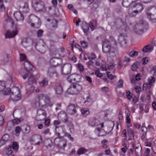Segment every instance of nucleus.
I'll use <instances>...</instances> for the list:
<instances>
[{
	"label": "nucleus",
	"instance_id": "obj_1",
	"mask_svg": "<svg viewBox=\"0 0 156 156\" xmlns=\"http://www.w3.org/2000/svg\"><path fill=\"white\" fill-rule=\"evenodd\" d=\"M32 6L33 9L37 12H44L46 11L45 4L41 0H33Z\"/></svg>",
	"mask_w": 156,
	"mask_h": 156
},
{
	"label": "nucleus",
	"instance_id": "obj_2",
	"mask_svg": "<svg viewBox=\"0 0 156 156\" xmlns=\"http://www.w3.org/2000/svg\"><path fill=\"white\" fill-rule=\"evenodd\" d=\"M148 26L147 22L141 20L136 25L134 28V30L137 34H141L144 30H147Z\"/></svg>",
	"mask_w": 156,
	"mask_h": 156
},
{
	"label": "nucleus",
	"instance_id": "obj_3",
	"mask_svg": "<svg viewBox=\"0 0 156 156\" xmlns=\"http://www.w3.org/2000/svg\"><path fill=\"white\" fill-rule=\"evenodd\" d=\"M82 89V86L77 83H73L70 85V87L67 90V92L72 94H77L81 92Z\"/></svg>",
	"mask_w": 156,
	"mask_h": 156
},
{
	"label": "nucleus",
	"instance_id": "obj_4",
	"mask_svg": "<svg viewBox=\"0 0 156 156\" xmlns=\"http://www.w3.org/2000/svg\"><path fill=\"white\" fill-rule=\"evenodd\" d=\"M16 90L18 92L17 95L14 96L13 94V92L11 91L10 88H8L4 92L5 95H10L12 99L14 101H17L21 99V95L19 93V90L18 88H16Z\"/></svg>",
	"mask_w": 156,
	"mask_h": 156
},
{
	"label": "nucleus",
	"instance_id": "obj_5",
	"mask_svg": "<svg viewBox=\"0 0 156 156\" xmlns=\"http://www.w3.org/2000/svg\"><path fill=\"white\" fill-rule=\"evenodd\" d=\"M36 21H37V27H39L41 25V22L39 19L36 16L31 15L28 17L27 19V23L33 27H34V25L36 23Z\"/></svg>",
	"mask_w": 156,
	"mask_h": 156
},
{
	"label": "nucleus",
	"instance_id": "obj_6",
	"mask_svg": "<svg viewBox=\"0 0 156 156\" xmlns=\"http://www.w3.org/2000/svg\"><path fill=\"white\" fill-rule=\"evenodd\" d=\"M146 13L147 17L151 20H156V8L154 7L147 8Z\"/></svg>",
	"mask_w": 156,
	"mask_h": 156
},
{
	"label": "nucleus",
	"instance_id": "obj_7",
	"mask_svg": "<svg viewBox=\"0 0 156 156\" xmlns=\"http://www.w3.org/2000/svg\"><path fill=\"white\" fill-rule=\"evenodd\" d=\"M81 78V75L78 74L74 73L69 75L67 79L70 83L79 82L81 81L80 79Z\"/></svg>",
	"mask_w": 156,
	"mask_h": 156
},
{
	"label": "nucleus",
	"instance_id": "obj_8",
	"mask_svg": "<svg viewBox=\"0 0 156 156\" xmlns=\"http://www.w3.org/2000/svg\"><path fill=\"white\" fill-rule=\"evenodd\" d=\"M72 68V66L70 64H66L63 65L62 67L61 72L62 74L68 75L70 73Z\"/></svg>",
	"mask_w": 156,
	"mask_h": 156
},
{
	"label": "nucleus",
	"instance_id": "obj_9",
	"mask_svg": "<svg viewBox=\"0 0 156 156\" xmlns=\"http://www.w3.org/2000/svg\"><path fill=\"white\" fill-rule=\"evenodd\" d=\"M30 141L31 143L35 142V145H40L42 142V137L39 135H35L32 136Z\"/></svg>",
	"mask_w": 156,
	"mask_h": 156
},
{
	"label": "nucleus",
	"instance_id": "obj_10",
	"mask_svg": "<svg viewBox=\"0 0 156 156\" xmlns=\"http://www.w3.org/2000/svg\"><path fill=\"white\" fill-rule=\"evenodd\" d=\"M102 50L105 53H109V54L114 53L116 51V49L115 48L112 47L110 45H105L103 44L102 45Z\"/></svg>",
	"mask_w": 156,
	"mask_h": 156
},
{
	"label": "nucleus",
	"instance_id": "obj_11",
	"mask_svg": "<svg viewBox=\"0 0 156 156\" xmlns=\"http://www.w3.org/2000/svg\"><path fill=\"white\" fill-rule=\"evenodd\" d=\"M54 143L60 149H64L66 146V142L64 140H59L58 138H55L54 139Z\"/></svg>",
	"mask_w": 156,
	"mask_h": 156
},
{
	"label": "nucleus",
	"instance_id": "obj_12",
	"mask_svg": "<svg viewBox=\"0 0 156 156\" xmlns=\"http://www.w3.org/2000/svg\"><path fill=\"white\" fill-rule=\"evenodd\" d=\"M155 79L153 77L151 76L148 78V82L146 83H145L143 85V90H146L147 89H150L152 86L153 85L152 83L155 81Z\"/></svg>",
	"mask_w": 156,
	"mask_h": 156
},
{
	"label": "nucleus",
	"instance_id": "obj_13",
	"mask_svg": "<svg viewBox=\"0 0 156 156\" xmlns=\"http://www.w3.org/2000/svg\"><path fill=\"white\" fill-rule=\"evenodd\" d=\"M127 37L122 34H120L118 38V41L122 47H125L127 42Z\"/></svg>",
	"mask_w": 156,
	"mask_h": 156
},
{
	"label": "nucleus",
	"instance_id": "obj_14",
	"mask_svg": "<svg viewBox=\"0 0 156 156\" xmlns=\"http://www.w3.org/2000/svg\"><path fill=\"white\" fill-rule=\"evenodd\" d=\"M77 105L72 104H70L68 107L67 111L69 114L72 115L76 112Z\"/></svg>",
	"mask_w": 156,
	"mask_h": 156
},
{
	"label": "nucleus",
	"instance_id": "obj_15",
	"mask_svg": "<svg viewBox=\"0 0 156 156\" xmlns=\"http://www.w3.org/2000/svg\"><path fill=\"white\" fill-rule=\"evenodd\" d=\"M37 99L38 100V101L39 102L41 100H44L47 105L49 106L50 107L52 105L50 103L49 98L48 97H46L44 94H41L39 95Z\"/></svg>",
	"mask_w": 156,
	"mask_h": 156
},
{
	"label": "nucleus",
	"instance_id": "obj_16",
	"mask_svg": "<svg viewBox=\"0 0 156 156\" xmlns=\"http://www.w3.org/2000/svg\"><path fill=\"white\" fill-rule=\"evenodd\" d=\"M25 69L29 73H30L31 71L33 70V66L27 61L23 64Z\"/></svg>",
	"mask_w": 156,
	"mask_h": 156
},
{
	"label": "nucleus",
	"instance_id": "obj_17",
	"mask_svg": "<svg viewBox=\"0 0 156 156\" xmlns=\"http://www.w3.org/2000/svg\"><path fill=\"white\" fill-rule=\"evenodd\" d=\"M37 116H40L41 120L45 119L46 117V113L45 111L43 109H39L37 111Z\"/></svg>",
	"mask_w": 156,
	"mask_h": 156
},
{
	"label": "nucleus",
	"instance_id": "obj_18",
	"mask_svg": "<svg viewBox=\"0 0 156 156\" xmlns=\"http://www.w3.org/2000/svg\"><path fill=\"white\" fill-rule=\"evenodd\" d=\"M16 30L13 31L8 30L5 34V37L6 38H12L15 36L17 34Z\"/></svg>",
	"mask_w": 156,
	"mask_h": 156
},
{
	"label": "nucleus",
	"instance_id": "obj_19",
	"mask_svg": "<svg viewBox=\"0 0 156 156\" xmlns=\"http://www.w3.org/2000/svg\"><path fill=\"white\" fill-rule=\"evenodd\" d=\"M14 16L17 21H23L24 17L23 15L19 12H15L14 13Z\"/></svg>",
	"mask_w": 156,
	"mask_h": 156
},
{
	"label": "nucleus",
	"instance_id": "obj_20",
	"mask_svg": "<svg viewBox=\"0 0 156 156\" xmlns=\"http://www.w3.org/2000/svg\"><path fill=\"white\" fill-rule=\"evenodd\" d=\"M57 27V22L55 20L52 21L51 23L49 24L48 26V28L51 30H53Z\"/></svg>",
	"mask_w": 156,
	"mask_h": 156
},
{
	"label": "nucleus",
	"instance_id": "obj_21",
	"mask_svg": "<svg viewBox=\"0 0 156 156\" xmlns=\"http://www.w3.org/2000/svg\"><path fill=\"white\" fill-rule=\"evenodd\" d=\"M59 128H61V129L62 130V133L63 136H66L71 141H73V138L71 136V135L69 133H67L65 132V129L64 128V126H61L59 127Z\"/></svg>",
	"mask_w": 156,
	"mask_h": 156
},
{
	"label": "nucleus",
	"instance_id": "obj_22",
	"mask_svg": "<svg viewBox=\"0 0 156 156\" xmlns=\"http://www.w3.org/2000/svg\"><path fill=\"white\" fill-rule=\"evenodd\" d=\"M35 48L39 52L41 53H44L45 52L46 49V46L44 43H43L42 45L37 46V48L35 47Z\"/></svg>",
	"mask_w": 156,
	"mask_h": 156
},
{
	"label": "nucleus",
	"instance_id": "obj_23",
	"mask_svg": "<svg viewBox=\"0 0 156 156\" xmlns=\"http://www.w3.org/2000/svg\"><path fill=\"white\" fill-rule=\"evenodd\" d=\"M58 60L55 58H51L49 62L51 66L53 67H55L59 64L58 62Z\"/></svg>",
	"mask_w": 156,
	"mask_h": 156
},
{
	"label": "nucleus",
	"instance_id": "obj_24",
	"mask_svg": "<svg viewBox=\"0 0 156 156\" xmlns=\"http://www.w3.org/2000/svg\"><path fill=\"white\" fill-rule=\"evenodd\" d=\"M134 7L136 9V11L138 13L140 12L144 9L142 5L140 3H136L134 5Z\"/></svg>",
	"mask_w": 156,
	"mask_h": 156
},
{
	"label": "nucleus",
	"instance_id": "obj_25",
	"mask_svg": "<svg viewBox=\"0 0 156 156\" xmlns=\"http://www.w3.org/2000/svg\"><path fill=\"white\" fill-rule=\"evenodd\" d=\"M98 121L95 118H92L90 119L89 122L88 123L89 124L92 126H98Z\"/></svg>",
	"mask_w": 156,
	"mask_h": 156
},
{
	"label": "nucleus",
	"instance_id": "obj_26",
	"mask_svg": "<svg viewBox=\"0 0 156 156\" xmlns=\"http://www.w3.org/2000/svg\"><path fill=\"white\" fill-rule=\"evenodd\" d=\"M56 93L58 94H61L63 92V89L62 86L60 85H58L56 86L55 88Z\"/></svg>",
	"mask_w": 156,
	"mask_h": 156
},
{
	"label": "nucleus",
	"instance_id": "obj_27",
	"mask_svg": "<svg viewBox=\"0 0 156 156\" xmlns=\"http://www.w3.org/2000/svg\"><path fill=\"white\" fill-rule=\"evenodd\" d=\"M44 144L45 146L48 149L51 148L52 145L51 141L49 139H45L44 140Z\"/></svg>",
	"mask_w": 156,
	"mask_h": 156
},
{
	"label": "nucleus",
	"instance_id": "obj_28",
	"mask_svg": "<svg viewBox=\"0 0 156 156\" xmlns=\"http://www.w3.org/2000/svg\"><path fill=\"white\" fill-rule=\"evenodd\" d=\"M48 75L51 78L56 77L57 76L56 73L52 69H48Z\"/></svg>",
	"mask_w": 156,
	"mask_h": 156
},
{
	"label": "nucleus",
	"instance_id": "obj_29",
	"mask_svg": "<svg viewBox=\"0 0 156 156\" xmlns=\"http://www.w3.org/2000/svg\"><path fill=\"white\" fill-rule=\"evenodd\" d=\"M127 133L129 137V140H132L133 139L134 136V133L131 128H128L127 130Z\"/></svg>",
	"mask_w": 156,
	"mask_h": 156
},
{
	"label": "nucleus",
	"instance_id": "obj_30",
	"mask_svg": "<svg viewBox=\"0 0 156 156\" xmlns=\"http://www.w3.org/2000/svg\"><path fill=\"white\" fill-rule=\"evenodd\" d=\"M153 49V47L150 45H147L144 46L142 49V51L145 53L150 52Z\"/></svg>",
	"mask_w": 156,
	"mask_h": 156
},
{
	"label": "nucleus",
	"instance_id": "obj_31",
	"mask_svg": "<svg viewBox=\"0 0 156 156\" xmlns=\"http://www.w3.org/2000/svg\"><path fill=\"white\" fill-rule=\"evenodd\" d=\"M141 150L142 148L140 146L138 145V146L136 147L135 150V152L136 155V156H141Z\"/></svg>",
	"mask_w": 156,
	"mask_h": 156
},
{
	"label": "nucleus",
	"instance_id": "obj_32",
	"mask_svg": "<svg viewBox=\"0 0 156 156\" xmlns=\"http://www.w3.org/2000/svg\"><path fill=\"white\" fill-rule=\"evenodd\" d=\"M9 136L7 134H5L2 137L1 140V143L2 144H5L9 139Z\"/></svg>",
	"mask_w": 156,
	"mask_h": 156
},
{
	"label": "nucleus",
	"instance_id": "obj_33",
	"mask_svg": "<svg viewBox=\"0 0 156 156\" xmlns=\"http://www.w3.org/2000/svg\"><path fill=\"white\" fill-rule=\"evenodd\" d=\"M82 28L85 33H87L89 30V25L85 22L82 23Z\"/></svg>",
	"mask_w": 156,
	"mask_h": 156
},
{
	"label": "nucleus",
	"instance_id": "obj_34",
	"mask_svg": "<svg viewBox=\"0 0 156 156\" xmlns=\"http://www.w3.org/2000/svg\"><path fill=\"white\" fill-rule=\"evenodd\" d=\"M20 10L23 13H26L29 11L28 4L25 3L23 6L20 8Z\"/></svg>",
	"mask_w": 156,
	"mask_h": 156
},
{
	"label": "nucleus",
	"instance_id": "obj_35",
	"mask_svg": "<svg viewBox=\"0 0 156 156\" xmlns=\"http://www.w3.org/2000/svg\"><path fill=\"white\" fill-rule=\"evenodd\" d=\"M29 74H30V76L28 79V83L29 84H32L33 83H35L36 80L34 76L30 73Z\"/></svg>",
	"mask_w": 156,
	"mask_h": 156
},
{
	"label": "nucleus",
	"instance_id": "obj_36",
	"mask_svg": "<svg viewBox=\"0 0 156 156\" xmlns=\"http://www.w3.org/2000/svg\"><path fill=\"white\" fill-rule=\"evenodd\" d=\"M133 2L132 0H123L122 4L123 6L127 7L130 5L131 2Z\"/></svg>",
	"mask_w": 156,
	"mask_h": 156
},
{
	"label": "nucleus",
	"instance_id": "obj_37",
	"mask_svg": "<svg viewBox=\"0 0 156 156\" xmlns=\"http://www.w3.org/2000/svg\"><path fill=\"white\" fill-rule=\"evenodd\" d=\"M23 133L26 134H28L30 131V128L27 124H25L23 126Z\"/></svg>",
	"mask_w": 156,
	"mask_h": 156
},
{
	"label": "nucleus",
	"instance_id": "obj_38",
	"mask_svg": "<svg viewBox=\"0 0 156 156\" xmlns=\"http://www.w3.org/2000/svg\"><path fill=\"white\" fill-rule=\"evenodd\" d=\"M138 52L137 51L132 50L128 53V54L129 56L131 57L134 58L137 56Z\"/></svg>",
	"mask_w": 156,
	"mask_h": 156
},
{
	"label": "nucleus",
	"instance_id": "obj_39",
	"mask_svg": "<svg viewBox=\"0 0 156 156\" xmlns=\"http://www.w3.org/2000/svg\"><path fill=\"white\" fill-rule=\"evenodd\" d=\"M48 84V80L47 79L45 78L43 79V80L39 83L40 86L41 87H43L45 85H47Z\"/></svg>",
	"mask_w": 156,
	"mask_h": 156
},
{
	"label": "nucleus",
	"instance_id": "obj_40",
	"mask_svg": "<svg viewBox=\"0 0 156 156\" xmlns=\"http://www.w3.org/2000/svg\"><path fill=\"white\" fill-rule=\"evenodd\" d=\"M22 130L21 128L19 126H17L15 128V135L17 136H19L20 135V133Z\"/></svg>",
	"mask_w": 156,
	"mask_h": 156
},
{
	"label": "nucleus",
	"instance_id": "obj_41",
	"mask_svg": "<svg viewBox=\"0 0 156 156\" xmlns=\"http://www.w3.org/2000/svg\"><path fill=\"white\" fill-rule=\"evenodd\" d=\"M82 114L83 116H86L89 114V111L87 108H83L81 110Z\"/></svg>",
	"mask_w": 156,
	"mask_h": 156
},
{
	"label": "nucleus",
	"instance_id": "obj_42",
	"mask_svg": "<svg viewBox=\"0 0 156 156\" xmlns=\"http://www.w3.org/2000/svg\"><path fill=\"white\" fill-rule=\"evenodd\" d=\"M128 13L129 16L131 17L135 16L138 13L136 11V10L133 11V12H131L130 9H129Z\"/></svg>",
	"mask_w": 156,
	"mask_h": 156
},
{
	"label": "nucleus",
	"instance_id": "obj_43",
	"mask_svg": "<svg viewBox=\"0 0 156 156\" xmlns=\"http://www.w3.org/2000/svg\"><path fill=\"white\" fill-rule=\"evenodd\" d=\"M141 130L142 133V138H144L146 135L147 132V128L145 126L142 127L141 128Z\"/></svg>",
	"mask_w": 156,
	"mask_h": 156
},
{
	"label": "nucleus",
	"instance_id": "obj_44",
	"mask_svg": "<svg viewBox=\"0 0 156 156\" xmlns=\"http://www.w3.org/2000/svg\"><path fill=\"white\" fill-rule=\"evenodd\" d=\"M18 148L19 146L18 143L16 142H13L12 145V148L13 150L16 152L18 150Z\"/></svg>",
	"mask_w": 156,
	"mask_h": 156
},
{
	"label": "nucleus",
	"instance_id": "obj_45",
	"mask_svg": "<svg viewBox=\"0 0 156 156\" xmlns=\"http://www.w3.org/2000/svg\"><path fill=\"white\" fill-rule=\"evenodd\" d=\"M87 151L88 150L85 148H81L78 150L77 153L78 154L80 155L81 154H83L87 152Z\"/></svg>",
	"mask_w": 156,
	"mask_h": 156
},
{
	"label": "nucleus",
	"instance_id": "obj_46",
	"mask_svg": "<svg viewBox=\"0 0 156 156\" xmlns=\"http://www.w3.org/2000/svg\"><path fill=\"white\" fill-rule=\"evenodd\" d=\"M5 86L4 82L0 81V91H2L5 88Z\"/></svg>",
	"mask_w": 156,
	"mask_h": 156
},
{
	"label": "nucleus",
	"instance_id": "obj_47",
	"mask_svg": "<svg viewBox=\"0 0 156 156\" xmlns=\"http://www.w3.org/2000/svg\"><path fill=\"white\" fill-rule=\"evenodd\" d=\"M5 8L4 5L2 0H0V11L1 12L4 11Z\"/></svg>",
	"mask_w": 156,
	"mask_h": 156
},
{
	"label": "nucleus",
	"instance_id": "obj_48",
	"mask_svg": "<svg viewBox=\"0 0 156 156\" xmlns=\"http://www.w3.org/2000/svg\"><path fill=\"white\" fill-rule=\"evenodd\" d=\"M80 44L82 47L84 48H87L88 46V44L87 43L84 41H80Z\"/></svg>",
	"mask_w": 156,
	"mask_h": 156
},
{
	"label": "nucleus",
	"instance_id": "obj_49",
	"mask_svg": "<svg viewBox=\"0 0 156 156\" xmlns=\"http://www.w3.org/2000/svg\"><path fill=\"white\" fill-rule=\"evenodd\" d=\"M20 61H23L25 62L27 61L26 56L23 54H20Z\"/></svg>",
	"mask_w": 156,
	"mask_h": 156
},
{
	"label": "nucleus",
	"instance_id": "obj_50",
	"mask_svg": "<svg viewBox=\"0 0 156 156\" xmlns=\"http://www.w3.org/2000/svg\"><path fill=\"white\" fill-rule=\"evenodd\" d=\"M11 149L12 147L10 146H9L8 147L6 148L5 151L7 154L10 155L12 153V151Z\"/></svg>",
	"mask_w": 156,
	"mask_h": 156
},
{
	"label": "nucleus",
	"instance_id": "obj_51",
	"mask_svg": "<svg viewBox=\"0 0 156 156\" xmlns=\"http://www.w3.org/2000/svg\"><path fill=\"white\" fill-rule=\"evenodd\" d=\"M5 21L7 22H8L11 23H12V18L8 15V14H6L5 16Z\"/></svg>",
	"mask_w": 156,
	"mask_h": 156
},
{
	"label": "nucleus",
	"instance_id": "obj_52",
	"mask_svg": "<svg viewBox=\"0 0 156 156\" xmlns=\"http://www.w3.org/2000/svg\"><path fill=\"white\" fill-rule=\"evenodd\" d=\"M88 58L90 60H92L95 59L96 56L94 53H92L90 55L88 56Z\"/></svg>",
	"mask_w": 156,
	"mask_h": 156
},
{
	"label": "nucleus",
	"instance_id": "obj_53",
	"mask_svg": "<svg viewBox=\"0 0 156 156\" xmlns=\"http://www.w3.org/2000/svg\"><path fill=\"white\" fill-rule=\"evenodd\" d=\"M138 68V65L134 63L132 66L131 69L133 71H136Z\"/></svg>",
	"mask_w": 156,
	"mask_h": 156
},
{
	"label": "nucleus",
	"instance_id": "obj_54",
	"mask_svg": "<svg viewBox=\"0 0 156 156\" xmlns=\"http://www.w3.org/2000/svg\"><path fill=\"white\" fill-rule=\"evenodd\" d=\"M21 122L20 119L19 118L14 119L12 120V122L13 124L16 125L19 124Z\"/></svg>",
	"mask_w": 156,
	"mask_h": 156
},
{
	"label": "nucleus",
	"instance_id": "obj_55",
	"mask_svg": "<svg viewBox=\"0 0 156 156\" xmlns=\"http://www.w3.org/2000/svg\"><path fill=\"white\" fill-rule=\"evenodd\" d=\"M21 44L25 48L27 47L28 46V42L27 40L24 39L22 41Z\"/></svg>",
	"mask_w": 156,
	"mask_h": 156
},
{
	"label": "nucleus",
	"instance_id": "obj_56",
	"mask_svg": "<svg viewBox=\"0 0 156 156\" xmlns=\"http://www.w3.org/2000/svg\"><path fill=\"white\" fill-rule=\"evenodd\" d=\"M110 73V72H108L107 73V76L109 79L112 80L114 77H115V76H113L112 74H111Z\"/></svg>",
	"mask_w": 156,
	"mask_h": 156
},
{
	"label": "nucleus",
	"instance_id": "obj_57",
	"mask_svg": "<svg viewBox=\"0 0 156 156\" xmlns=\"http://www.w3.org/2000/svg\"><path fill=\"white\" fill-rule=\"evenodd\" d=\"M123 80L121 79L118 82V87L119 88L122 87H123Z\"/></svg>",
	"mask_w": 156,
	"mask_h": 156
},
{
	"label": "nucleus",
	"instance_id": "obj_58",
	"mask_svg": "<svg viewBox=\"0 0 156 156\" xmlns=\"http://www.w3.org/2000/svg\"><path fill=\"white\" fill-rule=\"evenodd\" d=\"M43 33V31L41 30H39L37 32V36L38 37H41Z\"/></svg>",
	"mask_w": 156,
	"mask_h": 156
},
{
	"label": "nucleus",
	"instance_id": "obj_59",
	"mask_svg": "<svg viewBox=\"0 0 156 156\" xmlns=\"http://www.w3.org/2000/svg\"><path fill=\"white\" fill-rule=\"evenodd\" d=\"M77 67L80 71H83L84 70L83 66L80 63L77 64Z\"/></svg>",
	"mask_w": 156,
	"mask_h": 156
},
{
	"label": "nucleus",
	"instance_id": "obj_60",
	"mask_svg": "<svg viewBox=\"0 0 156 156\" xmlns=\"http://www.w3.org/2000/svg\"><path fill=\"white\" fill-rule=\"evenodd\" d=\"M60 122L58 120H55L54 121V124L56 128H59L61 129V128H59L60 126H59V127H58L57 126H58L60 124Z\"/></svg>",
	"mask_w": 156,
	"mask_h": 156
},
{
	"label": "nucleus",
	"instance_id": "obj_61",
	"mask_svg": "<svg viewBox=\"0 0 156 156\" xmlns=\"http://www.w3.org/2000/svg\"><path fill=\"white\" fill-rule=\"evenodd\" d=\"M95 74L97 77H101L103 76L102 74L98 70L96 71L95 72Z\"/></svg>",
	"mask_w": 156,
	"mask_h": 156
},
{
	"label": "nucleus",
	"instance_id": "obj_62",
	"mask_svg": "<svg viewBox=\"0 0 156 156\" xmlns=\"http://www.w3.org/2000/svg\"><path fill=\"white\" fill-rule=\"evenodd\" d=\"M50 133V129H49L47 128L44 130L43 132L42 133L44 135Z\"/></svg>",
	"mask_w": 156,
	"mask_h": 156
},
{
	"label": "nucleus",
	"instance_id": "obj_63",
	"mask_svg": "<svg viewBox=\"0 0 156 156\" xmlns=\"http://www.w3.org/2000/svg\"><path fill=\"white\" fill-rule=\"evenodd\" d=\"M115 66L113 63H110L108 66V68L110 69H113L114 67Z\"/></svg>",
	"mask_w": 156,
	"mask_h": 156
},
{
	"label": "nucleus",
	"instance_id": "obj_64",
	"mask_svg": "<svg viewBox=\"0 0 156 156\" xmlns=\"http://www.w3.org/2000/svg\"><path fill=\"white\" fill-rule=\"evenodd\" d=\"M89 25V27L90 28L91 30L92 31H93V30H94L95 28V26L94 25V24H93V23H90V24Z\"/></svg>",
	"mask_w": 156,
	"mask_h": 156
}]
</instances>
